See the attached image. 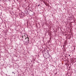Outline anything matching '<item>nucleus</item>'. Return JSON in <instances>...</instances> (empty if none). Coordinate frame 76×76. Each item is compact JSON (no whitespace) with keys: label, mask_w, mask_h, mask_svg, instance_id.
<instances>
[{"label":"nucleus","mask_w":76,"mask_h":76,"mask_svg":"<svg viewBox=\"0 0 76 76\" xmlns=\"http://www.w3.org/2000/svg\"><path fill=\"white\" fill-rule=\"evenodd\" d=\"M22 38H23V36L22 37Z\"/></svg>","instance_id":"39448f33"},{"label":"nucleus","mask_w":76,"mask_h":76,"mask_svg":"<svg viewBox=\"0 0 76 76\" xmlns=\"http://www.w3.org/2000/svg\"><path fill=\"white\" fill-rule=\"evenodd\" d=\"M25 39H26V38Z\"/></svg>","instance_id":"20e7f679"},{"label":"nucleus","mask_w":76,"mask_h":76,"mask_svg":"<svg viewBox=\"0 0 76 76\" xmlns=\"http://www.w3.org/2000/svg\"><path fill=\"white\" fill-rule=\"evenodd\" d=\"M40 6V5L39 4V5H38V7H39V6Z\"/></svg>","instance_id":"7ed1b4c3"},{"label":"nucleus","mask_w":76,"mask_h":76,"mask_svg":"<svg viewBox=\"0 0 76 76\" xmlns=\"http://www.w3.org/2000/svg\"><path fill=\"white\" fill-rule=\"evenodd\" d=\"M74 49H75V48H74Z\"/></svg>","instance_id":"0eeeda50"},{"label":"nucleus","mask_w":76,"mask_h":76,"mask_svg":"<svg viewBox=\"0 0 76 76\" xmlns=\"http://www.w3.org/2000/svg\"><path fill=\"white\" fill-rule=\"evenodd\" d=\"M12 73H14V75H15V73H14V72H13Z\"/></svg>","instance_id":"f03ea898"},{"label":"nucleus","mask_w":76,"mask_h":76,"mask_svg":"<svg viewBox=\"0 0 76 76\" xmlns=\"http://www.w3.org/2000/svg\"><path fill=\"white\" fill-rule=\"evenodd\" d=\"M27 38L28 39V41H29V37H27Z\"/></svg>","instance_id":"f257e3e1"},{"label":"nucleus","mask_w":76,"mask_h":76,"mask_svg":"<svg viewBox=\"0 0 76 76\" xmlns=\"http://www.w3.org/2000/svg\"><path fill=\"white\" fill-rule=\"evenodd\" d=\"M56 74H57V73H56Z\"/></svg>","instance_id":"423d86ee"}]
</instances>
